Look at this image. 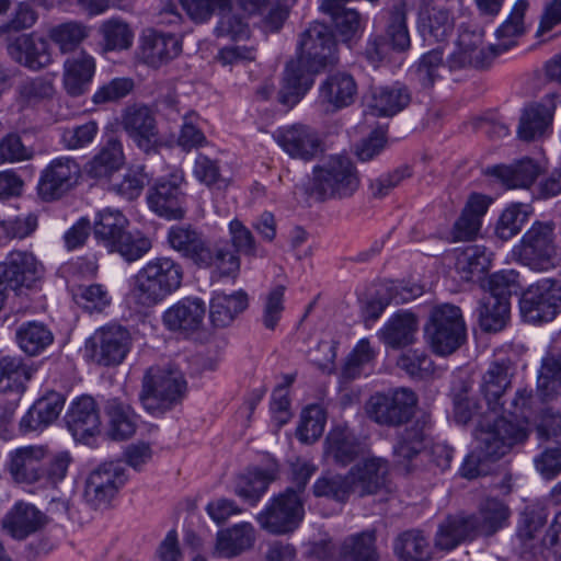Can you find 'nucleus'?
Wrapping results in <instances>:
<instances>
[{"label": "nucleus", "instance_id": "f257e3e1", "mask_svg": "<svg viewBox=\"0 0 561 561\" xmlns=\"http://www.w3.org/2000/svg\"><path fill=\"white\" fill-rule=\"evenodd\" d=\"M417 396L409 388L376 392L367 400L365 411L369 420L380 426L399 427L408 424L397 435L393 455L398 463L412 460L426 446L431 421L427 415L410 422L415 413Z\"/></svg>", "mask_w": 561, "mask_h": 561}, {"label": "nucleus", "instance_id": "f03ea898", "mask_svg": "<svg viewBox=\"0 0 561 561\" xmlns=\"http://www.w3.org/2000/svg\"><path fill=\"white\" fill-rule=\"evenodd\" d=\"M298 57L287 62L283 88L278 99L283 104H296L313 84V75L337 61L336 42L332 31L323 23L314 22L301 33Z\"/></svg>", "mask_w": 561, "mask_h": 561}, {"label": "nucleus", "instance_id": "7ed1b4c3", "mask_svg": "<svg viewBox=\"0 0 561 561\" xmlns=\"http://www.w3.org/2000/svg\"><path fill=\"white\" fill-rule=\"evenodd\" d=\"M168 245L198 268H215L220 276L234 277L240 271V257L230 251L227 242L213 243L204 232L191 224H176L167 232Z\"/></svg>", "mask_w": 561, "mask_h": 561}, {"label": "nucleus", "instance_id": "20e7f679", "mask_svg": "<svg viewBox=\"0 0 561 561\" xmlns=\"http://www.w3.org/2000/svg\"><path fill=\"white\" fill-rule=\"evenodd\" d=\"M360 184L353 161L342 154L321 159L312 169V178L306 185V194L318 202L344 199L354 195Z\"/></svg>", "mask_w": 561, "mask_h": 561}, {"label": "nucleus", "instance_id": "39448f33", "mask_svg": "<svg viewBox=\"0 0 561 561\" xmlns=\"http://www.w3.org/2000/svg\"><path fill=\"white\" fill-rule=\"evenodd\" d=\"M184 271L169 256L148 261L136 274L131 295L142 307H152L175 293L182 285Z\"/></svg>", "mask_w": 561, "mask_h": 561}, {"label": "nucleus", "instance_id": "423d86ee", "mask_svg": "<svg viewBox=\"0 0 561 561\" xmlns=\"http://www.w3.org/2000/svg\"><path fill=\"white\" fill-rule=\"evenodd\" d=\"M185 391L186 380L178 367L172 364L153 365L144 374L139 400L151 413L167 411L182 400Z\"/></svg>", "mask_w": 561, "mask_h": 561}, {"label": "nucleus", "instance_id": "0eeeda50", "mask_svg": "<svg viewBox=\"0 0 561 561\" xmlns=\"http://www.w3.org/2000/svg\"><path fill=\"white\" fill-rule=\"evenodd\" d=\"M424 331L432 351L439 356L455 353L467 337L461 309L451 304L435 306Z\"/></svg>", "mask_w": 561, "mask_h": 561}, {"label": "nucleus", "instance_id": "6e6552de", "mask_svg": "<svg viewBox=\"0 0 561 561\" xmlns=\"http://www.w3.org/2000/svg\"><path fill=\"white\" fill-rule=\"evenodd\" d=\"M554 225L536 221L523 234L513 254L518 263L534 272H547L556 266Z\"/></svg>", "mask_w": 561, "mask_h": 561}, {"label": "nucleus", "instance_id": "1a4fd4ad", "mask_svg": "<svg viewBox=\"0 0 561 561\" xmlns=\"http://www.w3.org/2000/svg\"><path fill=\"white\" fill-rule=\"evenodd\" d=\"M519 309L529 323L552 321L561 312V278L545 277L522 294Z\"/></svg>", "mask_w": 561, "mask_h": 561}, {"label": "nucleus", "instance_id": "9d476101", "mask_svg": "<svg viewBox=\"0 0 561 561\" xmlns=\"http://www.w3.org/2000/svg\"><path fill=\"white\" fill-rule=\"evenodd\" d=\"M527 437L526 426L496 414L492 423L485 426L480 424L476 433V447L486 460L496 461L506 455L513 445L523 443Z\"/></svg>", "mask_w": 561, "mask_h": 561}, {"label": "nucleus", "instance_id": "9b49d317", "mask_svg": "<svg viewBox=\"0 0 561 561\" xmlns=\"http://www.w3.org/2000/svg\"><path fill=\"white\" fill-rule=\"evenodd\" d=\"M304 516V499L293 488H287L270 501L256 519L266 531L282 535L294 531Z\"/></svg>", "mask_w": 561, "mask_h": 561}, {"label": "nucleus", "instance_id": "f8f14e48", "mask_svg": "<svg viewBox=\"0 0 561 561\" xmlns=\"http://www.w3.org/2000/svg\"><path fill=\"white\" fill-rule=\"evenodd\" d=\"M184 182L182 171H175L158 179L148 190L147 203L149 208L158 216L167 219H183L186 213Z\"/></svg>", "mask_w": 561, "mask_h": 561}, {"label": "nucleus", "instance_id": "ddd939ff", "mask_svg": "<svg viewBox=\"0 0 561 561\" xmlns=\"http://www.w3.org/2000/svg\"><path fill=\"white\" fill-rule=\"evenodd\" d=\"M80 178L81 167L75 158H55L41 171L38 196L44 202L58 201L77 186Z\"/></svg>", "mask_w": 561, "mask_h": 561}, {"label": "nucleus", "instance_id": "4468645a", "mask_svg": "<svg viewBox=\"0 0 561 561\" xmlns=\"http://www.w3.org/2000/svg\"><path fill=\"white\" fill-rule=\"evenodd\" d=\"M131 344V335L126 328L111 324L96 330L85 348L91 350V357L99 365L115 366L125 359Z\"/></svg>", "mask_w": 561, "mask_h": 561}, {"label": "nucleus", "instance_id": "2eb2a0df", "mask_svg": "<svg viewBox=\"0 0 561 561\" xmlns=\"http://www.w3.org/2000/svg\"><path fill=\"white\" fill-rule=\"evenodd\" d=\"M126 481L127 476L122 462H104L89 474L84 499L94 508L107 506Z\"/></svg>", "mask_w": 561, "mask_h": 561}, {"label": "nucleus", "instance_id": "dca6fc26", "mask_svg": "<svg viewBox=\"0 0 561 561\" xmlns=\"http://www.w3.org/2000/svg\"><path fill=\"white\" fill-rule=\"evenodd\" d=\"M494 57L491 47L483 46L482 33L462 28L455 50L447 58V67L450 71L467 68L483 69L491 65Z\"/></svg>", "mask_w": 561, "mask_h": 561}, {"label": "nucleus", "instance_id": "f3484780", "mask_svg": "<svg viewBox=\"0 0 561 561\" xmlns=\"http://www.w3.org/2000/svg\"><path fill=\"white\" fill-rule=\"evenodd\" d=\"M274 138L293 159L310 161L323 151V141L319 133L305 124L280 127L275 131Z\"/></svg>", "mask_w": 561, "mask_h": 561}, {"label": "nucleus", "instance_id": "a211bd4d", "mask_svg": "<svg viewBox=\"0 0 561 561\" xmlns=\"http://www.w3.org/2000/svg\"><path fill=\"white\" fill-rule=\"evenodd\" d=\"M122 126L140 150L146 153L156 151L159 131L154 114L148 106H128L122 115Z\"/></svg>", "mask_w": 561, "mask_h": 561}, {"label": "nucleus", "instance_id": "6ab92c4d", "mask_svg": "<svg viewBox=\"0 0 561 561\" xmlns=\"http://www.w3.org/2000/svg\"><path fill=\"white\" fill-rule=\"evenodd\" d=\"M44 267L35 255L27 251H12L4 262L0 263V278L12 290L21 287L30 288L42 277Z\"/></svg>", "mask_w": 561, "mask_h": 561}, {"label": "nucleus", "instance_id": "aec40b11", "mask_svg": "<svg viewBox=\"0 0 561 561\" xmlns=\"http://www.w3.org/2000/svg\"><path fill=\"white\" fill-rule=\"evenodd\" d=\"M8 53L16 62L34 71L53 61L48 41L34 33L16 36L8 44Z\"/></svg>", "mask_w": 561, "mask_h": 561}, {"label": "nucleus", "instance_id": "412c9836", "mask_svg": "<svg viewBox=\"0 0 561 561\" xmlns=\"http://www.w3.org/2000/svg\"><path fill=\"white\" fill-rule=\"evenodd\" d=\"M65 421L75 439L84 442L100 432L101 421L96 403L90 396L76 399L69 407Z\"/></svg>", "mask_w": 561, "mask_h": 561}, {"label": "nucleus", "instance_id": "4be33fe9", "mask_svg": "<svg viewBox=\"0 0 561 561\" xmlns=\"http://www.w3.org/2000/svg\"><path fill=\"white\" fill-rule=\"evenodd\" d=\"M512 511L507 503L486 496L479 504L477 514L467 515L477 537H491L506 527L510 523Z\"/></svg>", "mask_w": 561, "mask_h": 561}, {"label": "nucleus", "instance_id": "5701e85b", "mask_svg": "<svg viewBox=\"0 0 561 561\" xmlns=\"http://www.w3.org/2000/svg\"><path fill=\"white\" fill-rule=\"evenodd\" d=\"M182 51V42L171 33L148 30L141 38L140 55L145 64L159 68L176 58Z\"/></svg>", "mask_w": 561, "mask_h": 561}, {"label": "nucleus", "instance_id": "b1692460", "mask_svg": "<svg viewBox=\"0 0 561 561\" xmlns=\"http://www.w3.org/2000/svg\"><path fill=\"white\" fill-rule=\"evenodd\" d=\"M357 96V83L347 72L327 77L319 87V102L327 111H339L352 105Z\"/></svg>", "mask_w": 561, "mask_h": 561}, {"label": "nucleus", "instance_id": "393cba45", "mask_svg": "<svg viewBox=\"0 0 561 561\" xmlns=\"http://www.w3.org/2000/svg\"><path fill=\"white\" fill-rule=\"evenodd\" d=\"M107 435L114 440H126L137 430L138 415L128 400L121 397L108 398L103 407Z\"/></svg>", "mask_w": 561, "mask_h": 561}, {"label": "nucleus", "instance_id": "a878e982", "mask_svg": "<svg viewBox=\"0 0 561 561\" xmlns=\"http://www.w3.org/2000/svg\"><path fill=\"white\" fill-rule=\"evenodd\" d=\"M47 450L44 446H25L10 455L9 472L18 483L39 484L43 460Z\"/></svg>", "mask_w": 561, "mask_h": 561}, {"label": "nucleus", "instance_id": "bb28decb", "mask_svg": "<svg viewBox=\"0 0 561 561\" xmlns=\"http://www.w3.org/2000/svg\"><path fill=\"white\" fill-rule=\"evenodd\" d=\"M46 524V516L34 505L19 502L2 519V529L12 538L23 540Z\"/></svg>", "mask_w": 561, "mask_h": 561}, {"label": "nucleus", "instance_id": "cd10ccee", "mask_svg": "<svg viewBox=\"0 0 561 561\" xmlns=\"http://www.w3.org/2000/svg\"><path fill=\"white\" fill-rule=\"evenodd\" d=\"M364 453L356 435L346 426H335L327 435L323 454L336 465L347 466Z\"/></svg>", "mask_w": 561, "mask_h": 561}, {"label": "nucleus", "instance_id": "c85d7f7f", "mask_svg": "<svg viewBox=\"0 0 561 561\" xmlns=\"http://www.w3.org/2000/svg\"><path fill=\"white\" fill-rule=\"evenodd\" d=\"M490 204L491 199L483 194L472 193L469 196L451 230L455 241H470L478 236Z\"/></svg>", "mask_w": 561, "mask_h": 561}, {"label": "nucleus", "instance_id": "c756f323", "mask_svg": "<svg viewBox=\"0 0 561 561\" xmlns=\"http://www.w3.org/2000/svg\"><path fill=\"white\" fill-rule=\"evenodd\" d=\"M205 317V305L198 298H184L167 309L162 320L171 331L194 332Z\"/></svg>", "mask_w": 561, "mask_h": 561}, {"label": "nucleus", "instance_id": "7c9ffc66", "mask_svg": "<svg viewBox=\"0 0 561 561\" xmlns=\"http://www.w3.org/2000/svg\"><path fill=\"white\" fill-rule=\"evenodd\" d=\"M511 365L508 360L493 362L482 376L480 392L483 396L488 409L499 413L503 407L502 397L511 385Z\"/></svg>", "mask_w": 561, "mask_h": 561}, {"label": "nucleus", "instance_id": "2f4dec72", "mask_svg": "<svg viewBox=\"0 0 561 561\" xmlns=\"http://www.w3.org/2000/svg\"><path fill=\"white\" fill-rule=\"evenodd\" d=\"M65 404L61 393L50 391L37 399L20 421L23 433L37 431L50 425L59 416Z\"/></svg>", "mask_w": 561, "mask_h": 561}, {"label": "nucleus", "instance_id": "473e14b6", "mask_svg": "<svg viewBox=\"0 0 561 561\" xmlns=\"http://www.w3.org/2000/svg\"><path fill=\"white\" fill-rule=\"evenodd\" d=\"M387 473V462L380 458H368L348 471L353 491L359 496L377 493L385 485Z\"/></svg>", "mask_w": 561, "mask_h": 561}, {"label": "nucleus", "instance_id": "72a5a7b5", "mask_svg": "<svg viewBox=\"0 0 561 561\" xmlns=\"http://www.w3.org/2000/svg\"><path fill=\"white\" fill-rule=\"evenodd\" d=\"M95 71L94 58L82 51L64 64V88L71 96L85 93Z\"/></svg>", "mask_w": 561, "mask_h": 561}, {"label": "nucleus", "instance_id": "f704fd0d", "mask_svg": "<svg viewBox=\"0 0 561 561\" xmlns=\"http://www.w3.org/2000/svg\"><path fill=\"white\" fill-rule=\"evenodd\" d=\"M477 538L467 515H449L439 523L434 547L440 551H451L465 541Z\"/></svg>", "mask_w": 561, "mask_h": 561}, {"label": "nucleus", "instance_id": "c9c22d12", "mask_svg": "<svg viewBox=\"0 0 561 561\" xmlns=\"http://www.w3.org/2000/svg\"><path fill=\"white\" fill-rule=\"evenodd\" d=\"M255 529L252 524L243 522L218 531L216 551L220 557L233 558L252 548Z\"/></svg>", "mask_w": 561, "mask_h": 561}, {"label": "nucleus", "instance_id": "e433bc0d", "mask_svg": "<svg viewBox=\"0 0 561 561\" xmlns=\"http://www.w3.org/2000/svg\"><path fill=\"white\" fill-rule=\"evenodd\" d=\"M412 100L408 87L396 82L389 87H381L373 92L369 107L377 116H393L403 111Z\"/></svg>", "mask_w": 561, "mask_h": 561}, {"label": "nucleus", "instance_id": "4c0bfd02", "mask_svg": "<svg viewBox=\"0 0 561 561\" xmlns=\"http://www.w3.org/2000/svg\"><path fill=\"white\" fill-rule=\"evenodd\" d=\"M248 308V295L239 290L231 295L215 293L209 306V318L215 327L225 328Z\"/></svg>", "mask_w": 561, "mask_h": 561}, {"label": "nucleus", "instance_id": "58836bf2", "mask_svg": "<svg viewBox=\"0 0 561 561\" xmlns=\"http://www.w3.org/2000/svg\"><path fill=\"white\" fill-rule=\"evenodd\" d=\"M386 38L393 50L403 53L411 46L407 25L408 3L405 0H392L387 10Z\"/></svg>", "mask_w": 561, "mask_h": 561}, {"label": "nucleus", "instance_id": "ea45409f", "mask_svg": "<svg viewBox=\"0 0 561 561\" xmlns=\"http://www.w3.org/2000/svg\"><path fill=\"white\" fill-rule=\"evenodd\" d=\"M417 331V319L411 312H398L380 330L382 342L392 347L412 344Z\"/></svg>", "mask_w": 561, "mask_h": 561}, {"label": "nucleus", "instance_id": "a19ab883", "mask_svg": "<svg viewBox=\"0 0 561 561\" xmlns=\"http://www.w3.org/2000/svg\"><path fill=\"white\" fill-rule=\"evenodd\" d=\"M393 551L399 561H428L433 552L428 538L419 529L401 533L394 539Z\"/></svg>", "mask_w": 561, "mask_h": 561}, {"label": "nucleus", "instance_id": "79ce46f5", "mask_svg": "<svg viewBox=\"0 0 561 561\" xmlns=\"http://www.w3.org/2000/svg\"><path fill=\"white\" fill-rule=\"evenodd\" d=\"M32 376L33 369L22 357L5 355L0 358V392H23Z\"/></svg>", "mask_w": 561, "mask_h": 561}, {"label": "nucleus", "instance_id": "37998d69", "mask_svg": "<svg viewBox=\"0 0 561 561\" xmlns=\"http://www.w3.org/2000/svg\"><path fill=\"white\" fill-rule=\"evenodd\" d=\"M527 8L528 2L526 0H518L508 18L496 30L497 44L490 46L494 56L515 46L516 38L525 33L524 16Z\"/></svg>", "mask_w": 561, "mask_h": 561}, {"label": "nucleus", "instance_id": "c03bdc74", "mask_svg": "<svg viewBox=\"0 0 561 561\" xmlns=\"http://www.w3.org/2000/svg\"><path fill=\"white\" fill-rule=\"evenodd\" d=\"M127 224L122 211L111 208L103 209L98 214L93 226L94 237L111 250L127 233Z\"/></svg>", "mask_w": 561, "mask_h": 561}, {"label": "nucleus", "instance_id": "a18cd8bd", "mask_svg": "<svg viewBox=\"0 0 561 561\" xmlns=\"http://www.w3.org/2000/svg\"><path fill=\"white\" fill-rule=\"evenodd\" d=\"M420 32L430 44L447 41L454 31V18L443 8H432L421 15Z\"/></svg>", "mask_w": 561, "mask_h": 561}, {"label": "nucleus", "instance_id": "49530a36", "mask_svg": "<svg viewBox=\"0 0 561 561\" xmlns=\"http://www.w3.org/2000/svg\"><path fill=\"white\" fill-rule=\"evenodd\" d=\"M492 253L483 245L466 247L457 254L456 271L463 280L480 278L489 268Z\"/></svg>", "mask_w": 561, "mask_h": 561}, {"label": "nucleus", "instance_id": "de8ad7c7", "mask_svg": "<svg viewBox=\"0 0 561 561\" xmlns=\"http://www.w3.org/2000/svg\"><path fill=\"white\" fill-rule=\"evenodd\" d=\"M552 110L542 104L526 107L520 116L517 129L518 137L531 141L542 137L552 122Z\"/></svg>", "mask_w": 561, "mask_h": 561}, {"label": "nucleus", "instance_id": "09e8293b", "mask_svg": "<svg viewBox=\"0 0 561 561\" xmlns=\"http://www.w3.org/2000/svg\"><path fill=\"white\" fill-rule=\"evenodd\" d=\"M343 561H379L374 531H363L346 537L339 548Z\"/></svg>", "mask_w": 561, "mask_h": 561}, {"label": "nucleus", "instance_id": "8fccbe9b", "mask_svg": "<svg viewBox=\"0 0 561 561\" xmlns=\"http://www.w3.org/2000/svg\"><path fill=\"white\" fill-rule=\"evenodd\" d=\"M99 33L105 51L126 50L134 43V30L127 21L118 16L103 21L99 27Z\"/></svg>", "mask_w": 561, "mask_h": 561}, {"label": "nucleus", "instance_id": "3c124183", "mask_svg": "<svg viewBox=\"0 0 561 561\" xmlns=\"http://www.w3.org/2000/svg\"><path fill=\"white\" fill-rule=\"evenodd\" d=\"M492 174L510 188L528 187L540 174L539 165L531 159H523L511 165H496Z\"/></svg>", "mask_w": 561, "mask_h": 561}, {"label": "nucleus", "instance_id": "603ef678", "mask_svg": "<svg viewBox=\"0 0 561 561\" xmlns=\"http://www.w3.org/2000/svg\"><path fill=\"white\" fill-rule=\"evenodd\" d=\"M90 35V27L80 21H67L48 31L49 39L62 54L75 51Z\"/></svg>", "mask_w": 561, "mask_h": 561}, {"label": "nucleus", "instance_id": "864d4df0", "mask_svg": "<svg viewBox=\"0 0 561 561\" xmlns=\"http://www.w3.org/2000/svg\"><path fill=\"white\" fill-rule=\"evenodd\" d=\"M20 348L30 356L42 353L54 341L51 331L42 322H26L16 330Z\"/></svg>", "mask_w": 561, "mask_h": 561}, {"label": "nucleus", "instance_id": "5fc2aeb1", "mask_svg": "<svg viewBox=\"0 0 561 561\" xmlns=\"http://www.w3.org/2000/svg\"><path fill=\"white\" fill-rule=\"evenodd\" d=\"M537 392L542 401H550L561 394V355H548L542 359Z\"/></svg>", "mask_w": 561, "mask_h": 561}, {"label": "nucleus", "instance_id": "6e6d98bb", "mask_svg": "<svg viewBox=\"0 0 561 561\" xmlns=\"http://www.w3.org/2000/svg\"><path fill=\"white\" fill-rule=\"evenodd\" d=\"M510 301L485 296L479 308L480 327L485 332H499L506 327L510 319Z\"/></svg>", "mask_w": 561, "mask_h": 561}, {"label": "nucleus", "instance_id": "4d7b16f0", "mask_svg": "<svg viewBox=\"0 0 561 561\" xmlns=\"http://www.w3.org/2000/svg\"><path fill=\"white\" fill-rule=\"evenodd\" d=\"M530 214L531 209L527 204L517 203L510 205L503 210L495 225V236L502 241H508L519 233L528 221Z\"/></svg>", "mask_w": 561, "mask_h": 561}, {"label": "nucleus", "instance_id": "13d9d810", "mask_svg": "<svg viewBox=\"0 0 561 561\" xmlns=\"http://www.w3.org/2000/svg\"><path fill=\"white\" fill-rule=\"evenodd\" d=\"M272 481L273 477L266 471H248L239 477L234 493L251 505H255Z\"/></svg>", "mask_w": 561, "mask_h": 561}, {"label": "nucleus", "instance_id": "bf43d9fd", "mask_svg": "<svg viewBox=\"0 0 561 561\" xmlns=\"http://www.w3.org/2000/svg\"><path fill=\"white\" fill-rule=\"evenodd\" d=\"M124 162L123 146L117 139H110L90 163V173L94 178L108 176Z\"/></svg>", "mask_w": 561, "mask_h": 561}, {"label": "nucleus", "instance_id": "052dcab7", "mask_svg": "<svg viewBox=\"0 0 561 561\" xmlns=\"http://www.w3.org/2000/svg\"><path fill=\"white\" fill-rule=\"evenodd\" d=\"M354 482L346 474H323L314 482L312 491L317 497H329L339 502H345L353 491Z\"/></svg>", "mask_w": 561, "mask_h": 561}, {"label": "nucleus", "instance_id": "680f3d73", "mask_svg": "<svg viewBox=\"0 0 561 561\" xmlns=\"http://www.w3.org/2000/svg\"><path fill=\"white\" fill-rule=\"evenodd\" d=\"M325 425V413L321 405L310 404L301 412L300 423L297 427L298 438L311 444L316 442L323 433Z\"/></svg>", "mask_w": 561, "mask_h": 561}, {"label": "nucleus", "instance_id": "e2e57ef3", "mask_svg": "<svg viewBox=\"0 0 561 561\" xmlns=\"http://www.w3.org/2000/svg\"><path fill=\"white\" fill-rule=\"evenodd\" d=\"M445 67H447V62H444L442 49L434 48L420 58L414 70L415 80L423 88H431L436 80L442 78V70Z\"/></svg>", "mask_w": 561, "mask_h": 561}, {"label": "nucleus", "instance_id": "0e129e2a", "mask_svg": "<svg viewBox=\"0 0 561 561\" xmlns=\"http://www.w3.org/2000/svg\"><path fill=\"white\" fill-rule=\"evenodd\" d=\"M229 236L231 240V244L234 249L230 251L234 253L238 257V253L243 254L245 256H263V253H260V248L255 241V238L252 231L243 225L239 219H233L229 222L228 226Z\"/></svg>", "mask_w": 561, "mask_h": 561}, {"label": "nucleus", "instance_id": "69168bd1", "mask_svg": "<svg viewBox=\"0 0 561 561\" xmlns=\"http://www.w3.org/2000/svg\"><path fill=\"white\" fill-rule=\"evenodd\" d=\"M98 133V124L89 121L81 125L64 128L60 135V142L68 150L82 149L93 142Z\"/></svg>", "mask_w": 561, "mask_h": 561}, {"label": "nucleus", "instance_id": "338daca9", "mask_svg": "<svg viewBox=\"0 0 561 561\" xmlns=\"http://www.w3.org/2000/svg\"><path fill=\"white\" fill-rule=\"evenodd\" d=\"M193 174L195 179L207 186H226L227 181L221 173L220 161L204 153L195 158Z\"/></svg>", "mask_w": 561, "mask_h": 561}, {"label": "nucleus", "instance_id": "774afa93", "mask_svg": "<svg viewBox=\"0 0 561 561\" xmlns=\"http://www.w3.org/2000/svg\"><path fill=\"white\" fill-rule=\"evenodd\" d=\"M71 457L67 451H60L51 456L42 465L39 485L55 488L67 474Z\"/></svg>", "mask_w": 561, "mask_h": 561}]
</instances>
